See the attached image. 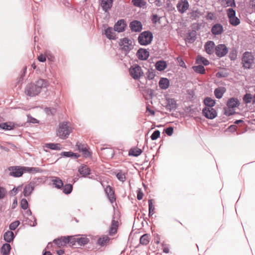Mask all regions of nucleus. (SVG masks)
Returning a JSON list of instances; mask_svg holds the SVG:
<instances>
[{
    "instance_id": "f257e3e1",
    "label": "nucleus",
    "mask_w": 255,
    "mask_h": 255,
    "mask_svg": "<svg viewBox=\"0 0 255 255\" xmlns=\"http://www.w3.org/2000/svg\"><path fill=\"white\" fill-rule=\"evenodd\" d=\"M72 131L73 128L71 124L68 122H64L59 124L57 130V135L61 139H66Z\"/></svg>"
},
{
    "instance_id": "f03ea898",
    "label": "nucleus",
    "mask_w": 255,
    "mask_h": 255,
    "mask_svg": "<svg viewBox=\"0 0 255 255\" xmlns=\"http://www.w3.org/2000/svg\"><path fill=\"white\" fill-rule=\"evenodd\" d=\"M130 75L134 80H138L143 76V72L141 68L137 64L130 67L129 70Z\"/></svg>"
},
{
    "instance_id": "7ed1b4c3",
    "label": "nucleus",
    "mask_w": 255,
    "mask_h": 255,
    "mask_svg": "<svg viewBox=\"0 0 255 255\" xmlns=\"http://www.w3.org/2000/svg\"><path fill=\"white\" fill-rule=\"evenodd\" d=\"M153 36L149 31H144L140 34L138 36V42L142 45H146L151 43Z\"/></svg>"
},
{
    "instance_id": "20e7f679",
    "label": "nucleus",
    "mask_w": 255,
    "mask_h": 255,
    "mask_svg": "<svg viewBox=\"0 0 255 255\" xmlns=\"http://www.w3.org/2000/svg\"><path fill=\"white\" fill-rule=\"evenodd\" d=\"M119 45L121 49L125 54L128 53L132 49V41L126 37L120 40Z\"/></svg>"
},
{
    "instance_id": "39448f33",
    "label": "nucleus",
    "mask_w": 255,
    "mask_h": 255,
    "mask_svg": "<svg viewBox=\"0 0 255 255\" xmlns=\"http://www.w3.org/2000/svg\"><path fill=\"white\" fill-rule=\"evenodd\" d=\"M240 101L237 98H232L229 99L227 102V105L228 107L227 109H225V114L227 116H230L233 114V111H231L228 109H234L238 107L240 105Z\"/></svg>"
},
{
    "instance_id": "423d86ee",
    "label": "nucleus",
    "mask_w": 255,
    "mask_h": 255,
    "mask_svg": "<svg viewBox=\"0 0 255 255\" xmlns=\"http://www.w3.org/2000/svg\"><path fill=\"white\" fill-rule=\"evenodd\" d=\"M254 57L251 53L246 52L244 54L242 62L245 68H250L254 64Z\"/></svg>"
},
{
    "instance_id": "0eeeda50",
    "label": "nucleus",
    "mask_w": 255,
    "mask_h": 255,
    "mask_svg": "<svg viewBox=\"0 0 255 255\" xmlns=\"http://www.w3.org/2000/svg\"><path fill=\"white\" fill-rule=\"evenodd\" d=\"M227 12L230 23L231 25L237 26L240 24V20L236 16V12L233 8H228L227 10Z\"/></svg>"
},
{
    "instance_id": "6e6552de",
    "label": "nucleus",
    "mask_w": 255,
    "mask_h": 255,
    "mask_svg": "<svg viewBox=\"0 0 255 255\" xmlns=\"http://www.w3.org/2000/svg\"><path fill=\"white\" fill-rule=\"evenodd\" d=\"M74 239L72 237H61V238L55 239L53 241L58 247H61L65 246L67 244L70 243L72 245L74 244Z\"/></svg>"
},
{
    "instance_id": "1a4fd4ad",
    "label": "nucleus",
    "mask_w": 255,
    "mask_h": 255,
    "mask_svg": "<svg viewBox=\"0 0 255 255\" xmlns=\"http://www.w3.org/2000/svg\"><path fill=\"white\" fill-rule=\"evenodd\" d=\"M25 93L29 96H34L40 93L34 83H31L27 85L25 88Z\"/></svg>"
},
{
    "instance_id": "9d476101",
    "label": "nucleus",
    "mask_w": 255,
    "mask_h": 255,
    "mask_svg": "<svg viewBox=\"0 0 255 255\" xmlns=\"http://www.w3.org/2000/svg\"><path fill=\"white\" fill-rule=\"evenodd\" d=\"M202 113L207 118L213 119L217 117V113L213 108H205L203 109Z\"/></svg>"
},
{
    "instance_id": "9b49d317",
    "label": "nucleus",
    "mask_w": 255,
    "mask_h": 255,
    "mask_svg": "<svg viewBox=\"0 0 255 255\" xmlns=\"http://www.w3.org/2000/svg\"><path fill=\"white\" fill-rule=\"evenodd\" d=\"M189 7V4L187 0H180L176 5L177 9L180 13L185 12Z\"/></svg>"
},
{
    "instance_id": "f8f14e48",
    "label": "nucleus",
    "mask_w": 255,
    "mask_h": 255,
    "mask_svg": "<svg viewBox=\"0 0 255 255\" xmlns=\"http://www.w3.org/2000/svg\"><path fill=\"white\" fill-rule=\"evenodd\" d=\"M216 54L220 57L224 56L228 53V48L224 44H219L215 48Z\"/></svg>"
},
{
    "instance_id": "ddd939ff",
    "label": "nucleus",
    "mask_w": 255,
    "mask_h": 255,
    "mask_svg": "<svg viewBox=\"0 0 255 255\" xmlns=\"http://www.w3.org/2000/svg\"><path fill=\"white\" fill-rule=\"evenodd\" d=\"M10 171L9 175L14 177H20L21 176L24 171L22 169V167H11L9 168Z\"/></svg>"
},
{
    "instance_id": "4468645a",
    "label": "nucleus",
    "mask_w": 255,
    "mask_h": 255,
    "mask_svg": "<svg viewBox=\"0 0 255 255\" xmlns=\"http://www.w3.org/2000/svg\"><path fill=\"white\" fill-rule=\"evenodd\" d=\"M34 84L35 85L37 89L39 90L40 93L42 89L46 88L49 85L48 81L41 79L37 80Z\"/></svg>"
},
{
    "instance_id": "2eb2a0df",
    "label": "nucleus",
    "mask_w": 255,
    "mask_h": 255,
    "mask_svg": "<svg viewBox=\"0 0 255 255\" xmlns=\"http://www.w3.org/2000/svg\"><path fill=\"white\" fill-rule=\"evenodd\" d=\"M126 23L124 19L118 20L114 25V30L118 32H122L125 30Z\"/></svg>"
},
{
    "instance_id": "dca6fc26",
    "label": "nucleus",
    "mask_w": 255,
    "mask_h": 255,
    "mask_svg": "<svg viewBox=\"0 0 255 255\" xmlns=\"http://www.w3.org/2000/svg\"><path fill=\"white\" fill-rule=\"evenodd\" d=\"M129 26L131 31L135 32L140 31L142 27L141 23L137 20H134L131 22Z\"/></svg>"
},
{
    "instance_id": "f3484780",
    "label": "nucleus",
    "mask_w": 255,
    "mask_h": 255,
    "mask_svg": "<svg viewBox=\"0 0 255 255\" xmlns=\"http://www.w3.org/2000/svg\"><path fill=\"white\" fill-rule=\"evenodd\" d=\"M136 55L139 59L145 60L149 57V52L146 49L140 48L137 51Z\"/></svg>"
},
{
    "instance_id": "a211bd4d",
    "label": "nucleus",
    "mask_w": 255,
    "mask_h": 255,
    "mask_svg": "<svg viewBox=\"0 0 255 255\" xmlns=\"http://www.w3.org/2000/svg\"><path fill=\"white\" fill-rule=\"evenodd\" d=\"M34 188V183L30 182L28 184L25 186L23 193L25 197L29 196L32 191H33Z\"/></svg>"
},
{
    "instance_id": "6ab92c4d",
    "label": "nucleus",
    "mask_w": 255,
    "mask_h": 255,
    "mask_svg": "<svg viewBox=\"0 0 255 255\" xmlns=\"http://www.w3.org/2000/svg\"><path fill=\"white\" fill-rule=\"evenodd\" d=\"M211 32L215 35H220L223 32V27L221 24H215L212 26Z\"/></svg>"
},
{
    "instance_id": "aec40b11",
    "label": "nucleus",
    "mask_w": 255,
    "mask_h": 255,
    "mask_svg": "<svg viewBox=\"0 0 255 255\" xmlns=\"http://www.w3.org/2000/svg\"><path fill=\"white\" fill-rule=\"evenodd\" d=\"M205 49L207 53L212 54L215 50V43L213 41H208L205 45Z\"/></svg>"
},
{
    "instance_id": "412c9836",
    "label": "nucleus",
    "mask_w": 255,
    "mask_h": 255,
    "mask_svg": "<svg viewBox=\"0 0 255 255\" xmlns=\"http://www.w3.org/2000/svg\"><path fill=\"white\" fill-rule=\"evenodd\" d=\"M105 192L111 203H114L116 201V198L112 188L110 186H108L105 189Z\"/></svg>"
},
{
    "instance_id": "4be33fe9",
    "label": "nucleus",
    "mask_w": 255,
    "mask_h": 255,
    "mask_svg": "<svg viewBox=\"0 0 255 255\" xmlns=\"http://www.w3.org/2000/svg\"><path fill=\"white\" fill-rule=\"evenodd\" d=\"M22 169L24 171V173H29L31 174L40 173L42 171V169L39 167H30L26 166H22Z\"/></svg>"
},
{
    "instance_id": "5701e85b",
    "label": "nucleus",
    "mask_w": 255,
    "mask_h": 255,
    "mask_svg": "<svg viewBox=\"0 0 255 255\" xmlns=\"http://www.w3.org/2000/svg\"><path fill=\"white\" fill-rule=\"evenodd\" d=\"M78 171L82 177H86L90 174V168L85 165H83L79 167Z\"/></svg>"
},
{
    "instance_id": "b1692460",
    "label": "nucleus",
    "mask_w": 255,
    "mask_h": 255,
    "mask_svg": "<svg viewBox=\"0 0 255 255\" xmlns=\"http://www.w3.org/2000/svg\"><path fill=\"white\" fill-rule=\"evenodd\" d=\"M156 70L162 71L165 70L167 66V63L163 60H159L156 62L155 65Z\"/></svg>"
},
{
    "instance_id": "393cba45",
    "label": "nucleus",
    "mask_w": 255,
    "mask_h": 255,
    "mask_svg": "<svg viewBox=\"0 0 255 255\" xmlns=\"http://www.w3.org/2000/svg\"><path fill=\"white\" fill-rule=\"evenodd\" d=\"M105 34L106 37L109 39H115L116 35L112 27H108L105 30Z\"/></svg>"
},
{
    "instance_id": "a878e982",
    "label": "nucleus",
    "mask_w": 255,
    "mask_h": 255,
    "mask_svg": "<svg viewBox=\"0 0 255 255\" xmlns=\"http://www.w3.org/2000/svg\"><path fill=\"white\" fill-rule=\"evenodd\" d=\"M118 225V222L113 219L109 230V234L110 235H113L117 232Z\"/></svg>"
},
{
    "instance_id": "bb28decb",
    "label": "nucleus",
    "mask_w": 255,
    "mask_h": 255,
    "mask_svg": "<svg viewBox=\"0 0 255 255\" xmlns=\"http://www.w3.org/2000/svg\"><path fill=\"white\" fill-rule=\"evenodd\" d=\"M226 92V89L224 87H221L216 88L214 91V94L217 99H221L223 94Z\"/></svg>"
},
{
    "instance_id": "cd10ccee",
    "label": "nucleus",
    "mask_w": 255,
    "mask_h": 255,
    "mask_svg": "<svg viewBox=\"0 0 255 255\" xmlns=\"http://www.w3.org/2000/svg\"><path fill=\"white\" fill-rule=\"evenodd\" d=\"M169 85V81L168 79L162 78L159 82V86L162 89H166Z\"/></svg>"
},
{
    "instance_id": "c85d7f7f",
    "label": "nucleus",
    "mask_w": 255,
    "mask_h": 255,
    "mask_svg": "<svg viewBox=\"0 0 255 255\" xmlns=\"http://www.w3.org/2000/svg\"><path fill=\"white\" fill-rule=\"evenodd\" d=\"M101 4L103 9L107 11L111 7L112 0H102Z\"/></svg>"
},
{
    "instance_id": "c756f323",
    "label": "nucleus",
    "mask_w": 255,
    "mask_h": 255,
    "mask_svg": "<svg viewBox=\"0 0 255 255\" xmlns=\"http://www.w3.org/2000/svg\"><path fill=\"white\" fill-rule=\"evenodd\" d=\"M44 147L57 150H60L62 148L60 144L54 143H46L44 145Z\"/></svg>"
},
{
    "instance_id": "7c9ffc66",
    "label": "nucleus",
    "mask_w": 255,
    "mask_h": 255,
    "mask_svg": "<svg viewBox=\"0 0 255 255\" xmlns=\"http://www.w3.org/2000/svg\"><path fill=\"white\" fill-rule=\"evenodd\" d=\"M222 6L223 7L235 6L234 0H219Z\"/></svg>"
},
{
    "instance_id": "2f4dec72",
    "label": "nucleus",
    "mask_w": 255,
    "mask_h": 255,
    "mask_svg": "<svg viewBox=\"0 0 255 255\" xmlns=\"http://www.w3.org/2000/svg\"><path fill=\"white\" fill-rule=\"evenodd\" d=\"M76 146L78 148L79 150L83 152V154L86 157L90 156V153L87 149V147L84 145L77 143Z\"/></svg>"
},
{
    "instance_id": "473e14b6",
    "label": "nucleus",
    "mask_w": 255,
    "mask_h": 255,
    "mask_svg": "<svg viewBox=\"0 0 255 255\" xmlns=\"http://www.w3.org/2000/svg\"><path fill=\"white\" fill-rule=\"evenodd\" d=\"M3 238L5 242L10 243L14 238V234L12 231H8L4 234Z\"/></svg>"
},
{
    "instance_id": "72a5a7b5",
    "label": "nucleus",
    "mask_w": 255,
    "mask_h": 255,
    "mask_svg": "<svg viewBox=\"0 0 255 255\" xmlns=\"http://www.w3.org/2000/svg\"><path fill=\"white\" fill-rule=\"evenodd\" d=\"M11 249L10 245L9 244L6 243L3 245L1 248V253L3 255H8Z\"/></svg>"
},
{
    "instance_id": "f704fd0d",
    "label": "nucleus",
    "mask_w": 255,
    "mask_h": 255,
    "mask_svg": "<svg viewBox=\"0 0 255 255\" xmlns=\"http://www.w3.org/2000/svg\"><path fill=\"white\" fill-rule=\"evenodd\" d=\"M204 104L206 105L205 108H213L215 105V101L211 98L207 97L204 100Z\"/></svg>"
},
{
    "instance_id": "c9c22d12",
    "label": "nucleus",
    "mask_w": 255,
    "mask_h": 255,
    "mask_svg": "<svg viewBox=\"0 0 255 255\" xmlns=\"http://www.w3.org/2000/svg\"><path fill=\"white\" fill-rule=\"evenodd\" d=\"M167 108L171 110L175 109L176 107V101L173 99H169L167 100Z\"/></svg>"
},
{
    "instance_id": "e433bc0d",
    "label": "nucleus",
    "mask_w": 255,
    "mask_h": 255,
    "mask_svg": "<svg viewBox=\"0 0 255 255\" xmlns=\"http://www.w3.org/2000/svg\"><path fill=\"white\" fill-rule=\"evenodd\" d=\"M150 241V237L148 234L142 235L140 238V243L143 245H147Z\"/></svg>"
},
{
    "instance_id": "4c0bfd02",
    "label": "nucleus",
    "mask_w": 255,
    "mask_h": 255,
    "mask_svg": "<svg viewBox=\"0 0 255 255\" xmlns=\"http://www.w3.org/2000/svg\"><path fill=\"white\" fill-rule=\"evenodd\" d=\"M109 238L107 236H104L99 238L98 243L100 246H103L106 245L109 243Z\"/></svg>"
},
{
    "instance_id": "58836bf2",
    "label": "nucleus",
    "mask_w": 255,
    "mask_h": 255,
    "mask_svg": "<svg viewBox=\"0 0 255 255\" xmlns=\"http://www.w3.org/2000/svg\"><path fill=\"white\" fill-rule=\"evenodd\" d=\"M142 152V150L138 148H134L131 149L129 151V155L133 156H137Z\"/></svg>"
},
{
    "instance_id": "ea45409f",
    "label": "nucleus",
    "mask_w": 255,
    "mask_h": 255,
    "mask_svg": "<svg viewBox=\"0 0 255 255\" xmlns=\"http://www.w3.org/2000/svg\"><path fill=\"white\" fill-rule=\"evenodd\" d=\"M13 127L14 126L11 123H3L0 124V128L5 130H11Z\"/></svg>"
},
{
    "instance_id": "a19ab883",
    "label": "nucleus",
    "mask_w": 255,
    "mask_h": 255,
    "mask_svg": "<svg viewBox=\"0 0 255 255\" xmlns=\"http://www.w3.org/2000/svg\"><path fill=\"white\" fill-rule=\"evenodd\" d=\"M196 62L198 64H203L205 66H207L209 64V61L203 57L198 56Z\"/></svg>"
},
{
    "instance_id": "79ce46f5",
    "label": "nucleus",
    "mask_w": 255,
    "mask_h": 255,
    "mask_svg": "<svg viewBox=\"0 0 255 255\" xmlns=\"http://www.w3.org/2000/svg\"><path fill=\"white\" fill-rule=\"evenodd\" d=\"M52 181L55 187L57 188H61L63 185L62 181L59 178H55Z\"/></svg>"
},
{
    "instance_id": "37998d69",
    "label": "nucleus",
    "mask_w": 255,
    "mask_h": 255,
    "mask_svg": "<svg viewBox=\"0 0 255 255\" xmlns=\"http://www.w3.org/2000/svg\"><path fill=\"white\" fill-rule=\"evenodd\" d=\"M243 100L246 104L250 103L252 101L253 103L255 102V100L253 99L252 95L249 93H247L244 96Z\"/></svg>"
},
{
    "instance_id": "c03bdc74",
    "label": "nucleus",
    "mask_w": 255,
    "mask_h": 255,
    "mask_svg": "<svg viewBox=\"0 0 255 255\" xmlns=\"http://www.w3.org/2000/svg\"><path fill=\"white\" fill-rule=\"evenodd\" d=\"M193 69L195 72L200 74H204L205 72V69L204 66L202 65L193 66Z\"/></svg>"
},
{
    "instance_id": "a18cd8bd",
    "label": "nucleus",
    "mask_w": 255,
    "mask_h": 255,
    "mask_svg": "<svg viewBox=\"0 0 255 255\" xmlns=\"http://www.w3.org/2000/svg\"><path fill=\"white\" fill-rule=\"evenodd\" d=\"M89 239L86 237H81L77 239V242L79 245H84L89 242Z\"/></svg>"
},
{
    "instance_id": "49530a36",
    "label": "nucleus",
    "mask_w": 255,
    "mask_h": 255,
    "mask_svg": "<svg viewBox=\"0 0 255 255\" xmlns=\"http://www.w3.org/2000/svg\"><path fill=\"white\" fill-rule=\"evenodd\" d=\"M72 190V186L71 184L65 185L63 188V192L66 194H69Z\"/></svg>"
},
{
    "instance_id": "de8ad7c7",
    "label": "nucleus",
    "mask_w": 255,
    "mask_h": 255,
    "mask_svg": "<svg viewBox=\"0 0 255 255\" xmlns=\"http://www.w3.org/2000/svg\"><path fill=\"white\" fill-rule=\"evenodd\" d=\"M62 155H63L66 157H75V158H78L79 156V155H77V154L73 153L70 151L63 152L62 153Z\"/></svg>"
},
{
    "instance_id": "09e8293b",
    "label": "nucleus",
    "mask_w": 255,
    "mask_h": 255,
    "mask_svg": "<svg viewBox=\"0 0 255 255\" xmlns=\"http://www.w3.org/2000/svg\"><path fill=\"white\" fill-rule=\"evenodd\" d=\"M149 205V216L152 215L154 214V208L153 206L152 200H148Z\"/></svg>"
},
{
    "instance_id": "8fccbe9b",
    "label": "nucleus",
    "mask_w": 255,
    "mask_h": 255,
    "mask_svg": "<svg viewBox=\"0 0 255 255\" xmlns=\"http://www.w3.org/2000/svg\"><path fill=\"white\" fill-rule=\"evenodd\" d=\"M117 178L122 182H124L126 180V176L124 173L120 171L117 174Z\"/></svg>"
},
{
    "instance_id": "3c124183",
    "label": "nucleus",
    "mask_w": 255,
    "mask_h": 255,
    "mask_svg": "<svg viewBox=\"0 0 255 255\" xmlns=\"http://www.w3.org/2000/svg\"><path fill=\"white\" fill-rule=\"evenodd\" d=\"M28 202L26 199H22L20 202V206L24 210L27 209L28 207Z\"/></svg>"
},
{
    "instance_id": "603ef678",
    "label": "nucleus",
    "mask_w": 255,
    "mask_h": 255,
    "mask_svg": "<svg viewBox=\"0 0 255 255\" xmlns=\"http://www.w3.org/2000/svg\"><path fill=\"white\" fill-rule=\"evenodd\" d=\"M160 131L158 130L154 131L153 133L151 134L150 137L152 140H156L160 136Z\"/></svg>"
},
{
    "instance_id": "864d4df0",
    "label": "nucleus",
    "mask_w": 255,
    "mask_h": 255,
    "mask_svg": "<svg viewBox=\"0 0 255 255\" xmlns=\"http://www.w3.org/2000/svg\"><path fill=\"white\" fill-rule=\"evenodd\" d=\"M19 225V222L17 221L11 223L9 225L10 230H14Z\"/></svg>"
},
{
    "instance_id": "5fc2aeb1",
    "label": "nucleus",
    "mask_w": 255,
    "mask_h": 255,
    "mask_svg": "<svg viewBox=\"0 0 255 255\" xmlns=\"http://www.w3.org/2000/svg\"><path fill=\"white\" fill-rule=\"evenodd\" d=\"M142 0H132V3L136 6L140 7L141 6Z\"/></svg>"
},
{
    "instance_id": "6e6d98bb",
    "label": "nucleus",
    "mask_w": 255,
    "mask_h": 255,
    "mask_svg": "<svg viewBox=\"0 0 255 255\" xmlns=\"http://www.w3.org/2000/svg\"><path fill=\"white\" fill-rule=\"evenodd\" d=\"M143 195L144 194L142 192L141 189H138L137 190V199L139 200H141L143 198Z\"/></svg>"
},
{
    "instance_id": "4d7b16f0",
    "label": "nucleus",
    "mask_w": 255,
    "mask_h": 255,
    "mask_svg": "<svg viewBox=\"0 0 255 255\" xmlns=\"http://www.w3.org/2000/svg\"><path fill=\"white\" fill-rule=\"evenodd\" d=\"M206 18L207 19H210V20H213L215 18V14L213 12H208L207 16H206Z\"/></svg>"
},
{
    "instance_id": "13d9d810",
    "label": "nucleus",
    "mask_w": 255,
    "mask_h": 255,
    "mask_svg": "<svg viewBox=\"0 0 255 255\" xmlns=\"http://www.w3.org/2000/svg\"><path fill=\"white\" fill-rule=\"evenodd\" d=\"M173 132V128L172 127H169L165 129V132L168 135H171Z\"/></svg>"
},
{
    "instance_id": "bf43d9fd",
    "label": "nucleus",
    "mask_w": 255,
    "mask_h": 255,
    "mask_svg": "<svg viewBox=\"0 0 255 255\" xmlns=\"http://www.w3.org/2000/svg\"><path fill=\"white\" fill-rule=\"evenodd\" d=\"M28 122L33 124H36L38 123V121L37 119L30 116H28Z\"/></svg>"
},
{
    "instance_id": "052dcab7",
    "label": "nucleus",
    "mask_w": 255,
    "mask_h": 255,
    "mask_svg": "<svg viewBox=\"0 0 255 255\" xmlns=\"http://www.w3.org/2000/svg\"><path fill=\"white\" fill-rule=\"evenodd\" d=\"M5 190L3 188L0 187V199L3 198L5 195Z\"/></svg>"
},
{
    "instance_id": "680f3d73",
    "label": "nucleus",
    "mask_w": 255,
    "mask_h": 255,
    "mask_svg": "<svg viewBox=\"0 0 255 255\" xmlns=\"http://www.w3.org/2000/svg\"><path fill=\"white\" fill-rule=\"evenodd\" d=\"M38 59L39 61L43 62L46 61V57L44 55L41 54L38 57Z\"/></svg>"
},
{
    "instance_id": "e2e57ef3",
    "label": "nucleus",
    "mask_w": 255,
    "mask_h": 255,
    "mask_svg": "<svg viewBox=\"0 0 255 255\" xmlns=\"http://www.w3.org/2000/svg\"><path fill=\"white\" fill-rule=\"evenodd\" d=\"M19 188H21V187H20V186H19V187H18V188H13V189L11 191V194L12 195H15V194L17 193V190H18V189H19Z\"/></svg>"
},
{
    "instance_id": "0e129e2a",
    "label": "nucleus",
    "mask_w": 255,
    "mask_h": 255,
    "mask_svg": "<svg viewBox=\"0 0 255 255\" xmlns=\"http://www.w3.org/2000/svg\"><path fill=\"white\" fill-rule=\"evenodd\" d=\"M34 221L33 222L32 221H30L29 222V225L31 227H34L37 225V222H36L35 218H34Z\"/></svg>"
},
{
    "instance_id": "69168bd1",
    "label": "nucleus",
    "mask_w": 255,
    "mask_h": 255,
    "mask_svg": "<svg viewBox=\"0 0 255 255\" xmlns=\"http://www.w3.org/2000/svg\"><path fill=\"white\" fill-rule=\"evenodd\" d=\"M155 76V74L153 72H149V74L148 75V77L150 79H152Z\"/></svg>"
},
{
    "instance_id": "338daca9",
    "label": "nucleus",
    "mask_w": 255,
    "mask_h": 255,
    "mask_svg": "<svg viewBox=\"0 0 255 255\" xmlns=\"http://www.w3.org/2000/svg\"><path fill=\"white\" fill-rule=\"evenodd\" d=\"M159 19L158 17L156 15H153V21L154 22H156Z\"/></svg>"
},
{
    "instance_id": "774afa93",
    "label": "nucleus",
    "mask_w": 255,
    "mask_h": 255,
    "mask_svg": "<svg viewBox=\"0 0 255 255\" xmlns=\"http://www.w3.org/2000/svg\"><path fill=\"white\" fill-rule=\"evenodd\" d=\"M17 200L15 199L14 200L12 204V208H14L15 206L17 205Z\"/></svg>"
}]
</instances>
